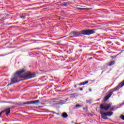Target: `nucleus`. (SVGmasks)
I'll return each instance as SVG.
<instances>
[{
    "label": "nucleus",
    "instance_id": "obj_1",
    "mask_svg": "<svg viewBox=\"0 0 124 124\" xmlns=\"http://www.w3.org/2000/svg\"><path fill=\"white\" fill-rule=\"evenodd\" d=\"M23 73H27V69H21L16 71L11 78V83H9L7 86H11V85L16 84V83H18L20 81H23V79L20 80L19 79L22 78L24 79Z\"/></svg>",
    "mask_w": 124,
    "mask_h": 124
},
{
    "label": "nucleus",
    "instance_id": "obj_2",
    "mask_svg": "<svg viewBox=\"0 0 124 124\" xmlns=\"http://www.w3.org/2000/svg\"><path fill=\"white\" fill-rule=\"evenodd\" d=\"M95 31H96V29H95L82 30L81 31H73L70 32V34H73V35H76V36L81 34H82L83 35H90L91 34H93V33H95Z\"/></svg>",
    "mask_w": 124,
    "mask_h": 124
},
{
    "label": "nucleus",
    "instance_id": "obj_3",
    "mask_svg": "<svg viewBox=\"0 0 124 124\" xmlns=\"http://www.w3.org/2000/svg\"><path fill=\"white\" fill-rule=\"evenodd\" d=\"M124 80L123 81L122 83H120L118 86H117L116 87L114 88V89H112V92H110L108 95H107L104 100V101H107V100H108L109 99V98H110V97H111V95H112V94H113V93H114V92H116V91H119V90H120V89H121V88H123V87H124Z\"/></svg>",
    "mask_w": 124,
    "mask_h": 124
},
{
    "label": "nucleus",
    "instance_id": "obj_4",
    "mask_svg": "<svg viewBox=\"0 0 124 124\" xmlns=\"http://www.w3.org/2000/svg\"><path fill=\"white\" fill-rule=\"evenodd\" d=\"M100 113L101 115L102 119L104 120H108V117L107 116L111 117V116H113V112H103L102 110L100 111Z\"/></svg>",
    "mask_w": 124,
    "mask_h": 124
},
{
    "label": "nucleus",
    "instance_id": "obj_5",
    "mask_svg": "<svg viewBox=\"0 0 124 124\" xmlns=\"http://www.w3.org/2000/svg\"><path fill=\"white\" fill-rule=\"evenodd\" d=\"M36 75L35 73H30L27 75L23 76V80H28V79H31V78H34Z\"/></svg>",
    "mask_w": 124,
    "mask_h": 124
},
{
    "label": "nucleus",
    "instance_id": "obj_6",
    "mask_svg": "<svg viewBox=\"0 0 124 124\" xmlns=\"http://www.w3.org/2000/svg\"><path fill=\"white\" fill-rule=\"evenodd\" d=\"M112 106V104H109L107 105V107L105 106V105L101 104L100 108L101 110H105V111H108L109 108Z\"/></svg>",
    "mask_w": 124,
    "mask_h": 124
},
{
    "label": "nucleus",
    "instance_id": "obj_7",
    "mask_svg": "<svg viewBox=\"0 0 124 124\" xmlns=\"http://www.w3.org/2000/svg\"><path fill=\"white\" fill-rule=\"evenodd\" d=\"M40 101L39 100H36L35 101H28L22 104L23 105H25L26 104H35V103H39Z\"/></svg>",
    "mask_w": 124,
    "mask_h": 124
},
{
    "label": "nucleus",
    "instance_id": "obj_8",
    "mask_svg": "<svg viewBox=\"0 0 124 124\" xmlns=\"http://www.w3.org/2000/svg\"><path fill=\"white\" fill-rule=\"evenodd\" d=\"M10 109H11V108H9L4 110H3L2 112H5L6 113V116H8V115L10 114Z\"/></svg>",
    "mask_w": 124,
    "mask_h": 124
},
{
    "label": "nucleus",
    "instance_id": "obj_9",
    "mask_svg": "<svg viewBox=\"0 0 124 124\" xmlns=\"http://www.w3.org/2000/svg\"><path fill=\"white\" fill-rule=\"evenodd\" d=\"M89 83V81L87 80L86 81L81 82L79 83V86H85V85H87Z\"/></svg>",
    "mask_w": 124,
    "mask_h": 124
},
{
    "label": "nucleus",
    "instance_id": "obj_10",
    "mask_svg": "<svg viewBox=\"0 0 124 124\" xmlns=\"http://www.w3.org/2000/svg\"><path fill=\"white\" fill-rule=\"evenodd\" d=\"M115 61H111L108 64V66H112V65H114V64H115Z\"/></svg>",
    "mask_w": 124,
    "mask_h": 124
},
{
    "label": "nucleus",
    "instance_id": "obj_11",
    "mask_svg": "<svg viewBox=\"0 0 124 124\" xmlns=\"http://www.w3.org/2000/svg\"><path fill=\"white\" fill-rule=\"evenodd\" d=\"M90 8H77V10H90Z\"/></svg>",
    "mask_w": 124,
    "mask_h": 124
},
{
    "label": "nucleus",
    "instance_id": "obj_12",
    "mask_svg": "<svg viewBox=\"0 0 124 124\" xmlns=\"http://www.w3.org/2000/svg\"><path fill=\"white\" fill-rule=\"evenodd\" d=\"M62 116L63 117V118H64V119H65L67 118V117H68V115H67V113H66V112H63L62 114Z\"/></svg>",
    "mask_w": 124,
    "mask_h": 124
},
{
    "label": "nucleus",
    "instance_id": "obj_13",
    "mask_svg": "<svg viewBox=\"0 0 124 124\" xmlns=\"http://www.w3.org/2000/svg\"><path fill=\"white\" fill-rule=\"evenodd\" d=\"M76 108H80V107H82V106L79 104L76 105Z\"/></svg>",
    "mask_w": 124,
    "mask_h": 124
},
{
    "label": "nucleus",
    "instance_id": "obj_14",
    "mask_svg": "<svg viewBox=\"0 0 124 124\" xmlns=\"http://www.w3.org/2000/svg\"><path fill=\"white\" fill-rule=\"evenodd\" d=\"M20 18H21V19H22L23 20H24V19H26V16H20Z\"/></svg>",
    "mask_w": 124,
    "mask_h": 124
},
{
    "label": "nucleus",
    "instance_id": "obj_15",
    "mask_svg": "<svg viewBox=\"0 0 124 124\" xmlns=\"http://www.w3.org/2000/svg\"><path fill=\"white\" fill-rule=\"evenodd\" d=\"M86 102H87V103H90V104H91V103H92V100H86Z\"/></svg>",
    "mask_w": 124,
    "mask_h": 124
},
{
    "label": "nucleus",
    "instance_id": "obj_16",
    "mask_svg": "<svg viewBox=\"0 0 124 124\" xmlns=\"http://www.w3.org/2000/svg\"><path fill=\"white\" fill-rule=\"evenodd\" d=\"M13 104H15V105H20V104L18 103H13Z\"/></svg>",
    "mask_w": 124,
    "mask_h": 124
},
{
    "label": "nucleus",
    "instance_id": "obj_17",
    "mask_svg": "<svg viewBox=\"0 0 124 124\" xmlns=\"http://www.w3.org/2000/svg\"><path fill=\"white\" fill-rule=\"evenodd\" d=\"M63 6H67V3H65L62 4Z\"/></svg>",
    "mask_w": 124,
    "mask_h": 124
},
{
    "label": "nucleus",
    "instance_id": "obj_18",
    "mask_svg": "<svg viewBox=\"0 0 124 124\" xmlns=\"http://www.w3.org/2000/svg\"><path fill=\"white\" fill-rule=\"evenodd\" d=\"M121 119H122V120H123V121H124V115H122V116H121Z\"/></svg>",
    "mask_w": 124,
    "mask_h": 124
},
{
    "label": "nucleus",
    "instance_id": "obj_19",
    "mask_svg": "<svg viewBox=\"0 0 124 124\" xmlns=\"http://www.w3.org/2000/svg\"><path fill=\"white\" fill-rule=\"evenodd\" d=\"M110 111H114V108H111L109 109Z\"/></svg>",
    "mask_w": 124,
    "mask_h": 124
},
{
    "label": "nucleus",
    "instance_id": "obj_20",
    "mask_svg": "<svg viewBox=\"0 0 124 124\" xmlns=\"http://www.w3.org/2000/svg\"><path fill=\"white\" fill-rule=\"evenodd\" d=\"M83 110H88V108H83Z\"/></svg>",
    "mask_w": 124,
    "mask_h": 124
},
{
    "label": "nucleus",
    "instance_id": "obj_21",
    "mask_svg": "<svg viewBox=\"0 0 124 124\" xmlns=\"http://www.w3.org/2000/svg\"><path fill=\"white\" fill-rule=\"evenodd\" d=\"M2 113H3V112H2V111L0 112V116H1V114H2Z\"/></svg>",
    "mask_w": 124,
    "mask_h": 124
},
{
    "label": "nucleus",
    "instance_id": "obj_22",
    "mask_svg": "<svg viewBox=\"0 0 124 124\" xmlns=\"http://www.w3.org/2000/svg\"><path fill=\"white\" fill-rule=\"evenodd\" d=\"M2 56H5V55H0V57H2Z\"/></svg>",
    "mask_w": 124,
    "mask_h": 124
},
{
    "label": "nucleus",
    "instance_id": "obj_23",
    "mask_svg": "<svg viewBox=\"0 0 124 124\" xmlns=\"http://www.w3.org/2000/svg\"><path fill=\"white\" fill-rule=\"evenodd\" d=\"M79 90L80 91H83V88H80Z\"/></svg>",
    "mask_w": 124,
    "mask_h": 124
},
{
    "label": "nucleus",
    "instance_id": "obj_24",
    "mask_svg": "<svg viewBox=\"0 0 124 124\" xmlns=\"http://www.w3.org/2000/svg\"><path fill=\"white\" fill-rule=\"evenodd\" d=\"M74 87H75V88H77V86L75 85Z\"/></svg>",
    "mask_w": 124,
    "mask_h": 124
},
{
    "label": "nucleus",
    "instance_id": "obj_25",
    "mask_svg": "<svg viewBox=\"0 0 124 124\" xmlns=\"http://www.w3.org/2000/svg\"><path fill=\"white\" fill-rule=\"evenodd\" d=\"M90 92H92V89H89Z\"/></svg>",
    "mask_w": 124,
    "mask_h": 124
},
{
    "label": "nucleus",
    "instance_id": "obj_26",
    "mask_svg": "<svg viewBox=\"0 0 124 124\" xmlns=\"http://www.w3.org/2000/svg\"><path fill=\"white\" fill-rule=\"evenodd\" d=\"M8 103H11V102H8Z\"/></svg>",
    "mask_w": 124,
    "mask_h": 124
}]
</instances>
